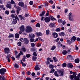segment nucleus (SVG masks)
Returning a JSON list of instances; mask_svg holds the SVG:
<instances>
[{
    "mask_svg": "<svg viewBox=\"0 0 80 80\" xmlns=\"http://www.w3.org/2000/svg\"><path fill=\"white\" fill-rule=\"evenodd\" d=\"M33 29L32 27L30 26H27L26 27V29L25 30V32L26 33H30L32 32Z\"/></svg>",
    "mask_w": 80,
    "mask_h": 80,
    "instance_id": "1",
    "label": "nucleus"
},
{
    "mask_svg": "<svg viewBox=\"0 0 80 80\" xmlns=\"http://www.w3.org/2000/svg\"><path fill=\"white\" fill-rule=\"evenodd\" d=\"M34 70L36 71H37V70H40V68L38 66H35L34 68Z\"/></svg>",
    "mask_w": 80,
    "mask_h": 80,
    "instance_id": "21",
    "label": "nucleus"
},
{
    "mask_svg": "<svg viewBox=\"0 0 80 80\" xmlns=\"http://www.w3.org/2000/svg\"><path fill=\"white\" fill-rule=\"evenodd\" d=\"M56 32H60L61 29H60V28H57L56 29Z\"/></svg>",
    "mask_w": 80,
    "mask_h": 80,
    "instance_id": "47",
    "label": "nucleus"
},
{
    "mask_svg": "<svg viewBox=\"0 0 80 80\" xmlns=\"http://www.w3.org/2000/svg\"><path fill=\"white\" fill-rule=\"evenodd\" d=\"M16 8H17V10H21V8L20 7H19V6L16 7Z\"/></svg>",
    "mask_w": 80,
    "mask_h": 80,
    "instance_id": "52",
    "label": "nucleus"
},
{
    "mask_svg": "<svg viewBox=\"0 0 80 80\" xmlns=\"http://www.w3.org/2000/svg\"><path fill=\"white\" fill-rule=\"evenodd\" d=\"M21 50L23 52H25L27 51V49L24 47V46H22L21 48Z\"/></svg>",
    "mask_w": 80,
    "mask_h": 80,
    "instance_id": "10",
    "label": "nucleus"
},
{
    "mask_svg": "<svg viewBox=\"0 0 80 80\" xmlns=\"http://www.w3.org/2000/svg\"><path fill=\"white\" fill-rule=\"evenodd\" d=\"M70 80H73V78H74V76L73 75H71L70 77H69Z\"/></svg>",
    "mask_w": 80,
    "mask_h": 80,
    "instance_id": "36",
    "label": "nucleus"
},
{
    "mask_svg": "<svg viewBox=\"0 0 80 80\" xmlns=\"http://www.w3.org/2000/svg\"><path fill=\"white\" fill-rule=\"evenodd\" d=\"M72 12H70L69 14V17L68 18L69 20H72Z\"/></svg>",
    "mask_w": 80,
    "mask_h": 80,
    "instance_id": "13",
    "label": "nucleus"
},
{
    "mask_svg": "<svg viewBox=\"0 0 80 80\" xmlns=\"http://www.w3.org/2000/svg\"><path fill=\"white\" fill-rule=\"evenodd\" d=\"M56 48V46L55 45H53L52 47L51 50H54Z\"/></svg>",
    "mask_w": 80,
    "mask_h": 80,
    "instance_id": "32",
    "label": "nucleus"
},
{
    "mask_svg": "<svg viewBox=\"0 0 80 80\" xmlns=\"http://www.w3.org/2000/svg\"><path fill=\"white\" fill-rule=\"evenodd\" d=\"M55 71V69H52L51 70V71L50 72V73H52V72L53 73L54 72V71Z\"/></svg>",
    "mask_w": 80,
    "mask_h": 80,
    "instance_id": "43",
    "label": "nucleus"
},
{
    "mask_svg": "<svg viewBox=\"0 0 80 80\" xmlns=\"http://www.w3.org/2000/svg\"><path fill=\"white\" fill-rule=\"evenodd\" d=\"M0 80H7V79H5V78L4 76H0Z\"/></svg>",
    "mask_w": 80,
    "mask_h": 80,
    "instance_id": "22",
    "label": "nucleus"
},
{
    "mask_svg": "<svg viewBox=\"0 0 80 80\" xmlns=\"http://www.w3.org/2000/svg\"><path fill=\"white\" fill-rule=\"evenodd\" d=\"M71 57H72V56L70 55H68L67 56V58L68 59H70Z\"/></svg>",
    "mask_w": 80,
    "mask_h": 80,
    "instance_id": "53",
    "label": "nucleus"
},
{
    "mask_svg": "<svg viewBox=\"0 0 80 80\" xmlns=\"http://www.w3.org/2000/svg\"><path fill=\"white\" fill-rule=\"evenodd\" d=\"M37 46L38 47H41V44L40 43H38L37 45Z\"/></svg>",
    "mask_w": 80,
    "mask_h": 80,
    "instance_id": "59",
    "label": "nucleus"
},
{
    "mask_svg": "<svg viewBox=\"0 0 80 80\" xmlns=\"http://www.w3.org/2000/svg\"><path fill=\"white\" fill-rule=\"evenodd\" d=\"M49 3L52 4L53 3V1H52V0H50V1H49Z\"/></svg>",
    "mask_w": 80,
    "mask_h": 80,
    "instance_id": "63",
    "label": "nucleus"
},
{
    "mask_svg": "<svg viewBox=\"0 0 80 80\" xmlns=\"http://www.w3.org/2000/svg\"><path fill=\"white\" fill-rule=\"evenodd\" d=\"M58 72L59 73V74H60L61 76H63V71L62 70H58Z\"/></svg>",
    "mask_w": 80,
    "mask_h": 80,
    "instance_id": "14",
    "label": "nucleus"
},
{
    "mask_svg": "<svg viewBox=\"0 0 80 80\" xmlns=\"http://www.w3.org/2000/svg\"><path fill=\"white\" fill-rule=\"evenodd\" d=\"M51 20H52V21H53V20H57V19H56L55 18L53 17V16H51Z\"/></svg>",
    "mask_w": 80,
    "mask_h": 80,
    "instance_id": "30",
    "label": "nucleus"
},
{
    "mask_svg": "<svg viewBox=\"0 0 80 80\" xmlns=\"http://www.w3.org/2000/svg\"><path fill=\"white\" fill-rule=\"evenodd\" d=\"M19 29L21 32H23L25 31V28L23 25H22L20 27H19Z\"/></svg>",
    "mask_w": 80,
    "mask_h": 80,
    "instance_id": "5",
    "label": "nucleus"
},
{
    "mask_svg": "<svg viewBox=\"0 0 80 80\" xmlns=\"http://www.w3.org/2000/svg\"><path fill=\"white\" fill-rule=\"evenodd\" d=\"M47 13L46 14V16H48L49 15V11L48 10L47 11Z\"/></svg>",
    "mask_w": 80,
    "mask_h": 80,
    "instance_id": "60",
    "label": "nucleus"
},
{
    "mask_svg": "<svg viewBox=\"0 0 80 80\" xmlns=\"http://www.w3.org/2000/svg\"><path fill=\"white\" fill-rule=\"evenodd\" d=\"M17 15L15 16V18L16 20H17L18 22L20 21V20H19V18H18V17H17Z\"/></svg>",
    "mask_w": 80,
    "mask_h": 80,
    "instance_id": "41",
    "label": "nucleus"
},
{
    "mask_svg": "<svg viewBox=\"0 0 80 80\" xmlns=\"http://www.w3.org/2000/svg\"><path fill=\"white\" fill-rule=\"evenodd\" d=\"M18 45L19 46H22V42H18Z\"/></svg>",
    "mask_w": 80,
    "mask_h": 80,
    "instance_id": "40",
    "label": "nucleus"
},
{
    "mask_svg": "<svg viewBox=\"0 0 80 80\" xmlns=\"http://www.w3.org/2000/svg\"><path fill=\"white\" fill-rule=\"evenodd\" d=\"M62 65L63 67H67V64L64 63L62 64Z\"/></svg>",
    "mask_w": 80,
    "mask_h": 80,
    "instance_id": "46",
    "label": "nucleus"
},
{
    "mask_svg": "<svg viewBox=\"0 0 80 80\" xmlns=\"http://www.w3.org/2000/svg\"><path fill=\"white\" fill-rule=\"evenodd\" d=\"M31 45L32 47L33 48L35 47V43H31Z\"/></svg>",
    "mask_w": 80,
    "mask_h": 80,
    "instance_id": "44",
    "label": "nucleus"
},
{
    "mask_svg": "<svg viewBox=\"0 0 80 80\" xmlns=\"http://www.w3.org/2000/svg\"><path fill=\"white\" fill-rule=\"evenodd\" d=\"M52 58L54 62H58V59L56 57H54Z\"/></svg>",
    "mask_w": 80,
    "mask_h": 80,
    "instance_id": "23",
    "label": "nucleus"
},
{
    "mask_svg": "<svg viewBox=\"0 0 80 80\" xmlns=\"http://www.w3.org/2000/svg\"><path fill=\"white\" fill-rule=\"evenodd\" d=\"M32 55L34 56V57H37V52H34L32 54Z\"/></svg>",
    "mask_w": 80,
    "mask_h": 80,
    "instance_id": "38",
    "label": "nucleus"
},
{
    "mask_svg": "<svg viewBox=\"0 0 80 80\" xmlns=\"http://www.w3.org/2000/svg\"><path fill=\"white\" fill-rule=\"evenodd\" d=\"M52 35L55 38H57L58 37V34L56 32H53L52 34Z\"/></svg>",
    "mask_w": 80,
    "mask_h": 80,
    "instance_id": "12",
    "label": "nucleus"
},
{
    "mask_svg": "<svg viewBox=\"0 0 80 80\" xmlns=\"http://www.w3.org/2000/svg\"><path fill=\"white\" fill-rule=\"evenodd\" d=\"M60 40V38H58L57 39H55V41L56 42H58V40Z\"/></svg>",
    "mask_w": 80,
    "mask_h": 80,
    "instance_id": "56",
    "label": "nucleus"
},
{
    "mask_svg": "<svg viewBox=\"0 0 80 80\" xmlns=\"http://www.w3.org/2000/svg\"><path fill=\"white\" fill-rule=\"evenodd\" d=\"M18 17H19L21 20H22V19H23V20H25V17H22V15H19L18 16Z\"/></svg>",
    "mask_w": 80,
    "mask_h": 80,
    "instance_id": "15",
    "label": "nucleus"
},
{
    "mask_svg": "<svg viewBox=\"0 0 80 80\" xmlns=\"http://www.w3.org/2000/svg\"><path fill=\"white\" fill-rule=\"evenodd\" d=\"M74 62L76 63H78L80 62V59L78 58L75 59L74 60Z\"/></svg>",
    "mask_w": 80,
    "mask_h": 80,
    "instance_id": "17",
    "label": "nucleus"
},
{
    "mask_svg": "<svg viewBox=\"0 0 80 80\" xmlns=\"http://www.w3.org/2000/svg\"><path fill=\"white\" fill-rule=\"evenodd\" d=\"M49 33H50V30L49 29H47L46 31V34L47 35H49Z\"/></svg>",
    "mask_w": 80,
    "mask_h": 80,
    "instance_id": "28",
    "label": "nucleus"
},
{
    "mask_svg": "<svg viewBox=\"0 0 80 80\" xmlns=\"http://www.w3.org/2000/svg\"><path fill=\"white\" fill-rule=\"evenodd\" d=\"M31 55L30 54H27L26 55V57L27 58H29Z\"/></svg>",
    "mask_w": 80,
    "mask_h": 80,
    "instance_id": "51",
    "label": "nucleus"
},
{
    "mask_svg": "<svg viewBox=\"0 0 80 80\" xmlns=\"http://www.w3.org/2000/svg\"><path fill=\"white\" fill-rule=\"evenodd\" d=\"M62 53L63 55H65L67 53V51L66 50H63L62 52Z\"/></svg>",
    "mask_w": 80,
    "mask_h": 80,
    "instance_id": "24",
    "label": "nucleus"
},
{
    "mask_svg": "<svg viewBox=\"0 0 80 80\" xmlns=\"http://www.w3.org/2000/svg\"><path fill=\"white\" fill-rule=\"evenodd\" d=\"M5 14H6V15H8L9 14V11H8L6 10L5 11Z\"/></svg>",
    "mask_w": 80,
    "mask_h": 80,
    "instance_id": "49",
    "label": "nucleus"
},
{
    "mask_svg": "<svg viewBox=\"0 0 80 80\" xmlns=\"http://www.w3.org/2000/svg\"><path fill=\"white\" fill-rule=\"evenodd\" d=\"M29 4L30 5H32L33 4V2L32 1H31L29 2Z\"/></svg>",
    "mask_w": 80,
    "mask_h": 80,
    "instance_id": "48",
    "label": "nucleus"
},
{
    "mask_svg": "<svg viewBox=\"0 0 80 80\" xmlns=\"http://www.w3.org/2000/svg\"><path fill=\"white\" fill-rule=\"evenodd\" d=\"M45 10L43 11L42 12V13H40V17H42V16H43V15H45Z\"/></svg>",
    "mask_w": 80,
    "mask_h": 80,
    "instance_id": "20",
    "label": "nucleus"
},
{
    "mask_svg": "<svg viewBox=\"0 0 80 80\" xmlns=\"http://www.w3.org/2000/svg\"><path fill=\"white\" fill-rule=\"evenodd\" d=\"M31 50L32 52H35V51H36V48H32L31 49Z\"/></svg>",
    "mask_w": 80,
    "mask_h": 80,
    "instance_id": "33",
    "label": "nucleus"
},
{
    "mask_svg": "<svg viewBox=\"0 0 80 80\" xmlns=\"http://www.w3.org/2000/svg\"><path fill=\"white\" fill-rule=\"evenodd\" d=\"M54 74L55 77H58V74L57 72L56 71H55Z\"/></svg>",
    "mask_w": 80,
    "mask_h": 80,
    "instance_id": "31",
    "label": "nucleus"
},
{
    "mask_svg": "<svg viewBox=\"0 0 80 80\" xmlns=\"http://www.w3.org/2000/svg\"><path fill=\"white\" fill-rule=\"evenodd\" d=\"M50 20H51L50 17H47L45 18L44 20L46 23H48V22L50 21Z\"/></svg>",
    "mask_w": 80,
    "mask_h": 80,
    "instance_id": "3",
    "label": "nucleus"
},
{
    "mask_svg": "<svg viewBox=\"0 0 80 80\" xmlns=\"http://www.w3.org/2000/svg\"><path fill=\"white\" fill-rule=\"evenodd\" d=\"M6 7L7 8H9L10 9L11 8V5L10 4H7L6 6Z\"/></svg>",
    "mask_w": 80,
    "mask_h": 80,
    "instance_id": "26",
    "label": "nucleus"
},
{
    "mask_svg": "<svg viewBox=\"0 0 80 80\" xmlns=\"http://www.w3.org/2000/svg\"><path fill=\"white\" fill-rule=\"evenodd\" d=\"M59 35L60 36V37L65 36V33H64L63 32H61L59 33Z\"/></svg>",
    "mask_w": 80,
    "mask_h": 80,
    "instance_id": "19",
    "label": "nucleus"
},
{
    "mask_svg": "<svg viewBox=\"0 0 80 80\" xmlns=\"http://www.w3.org/2000/svg\"><path fill=\"white\" fill-rule=\"evenodd\" d=\"M37 58V57L36 56H33L32 58V59L33 61H36V59Z\"/></svg>",
    "mask_w": 80,
    "mask_h": 80,
    "instance_id": "29",
    "label": "nucleus"
},
{
    "mask_svg": "<svg viewBox=\"0 0 80 80\" xmlns=\"http://www.w3.org/2000/svg\"><path fill=\"white\" fill-rule=\"evenodd\" d=\"M24 44H26V45L27 44H28L29 43V40H28L27 38H24Z\"/></svg>",
    "mask_w": 80,
    "mask_h": 80,
    "instance_id": "8",
    "label": "nucleus"
},
{
    "mask_svg": "<svg viewBox=\"0 0 80 80\" xmlns=\"http://www.w3.org/2000/svg\"><path fill=\"white\" fill-rule=\"evenodd\" d=\"M27 75H31V72L30 71H28L27 72Z\"/></svg>",
    "mask_w": 80,
    "mask_h": 80,
    "instance_id": "55",
    "label": "nucleus"
},
{
    "mask_svg": "<svg viewBox=\"0 0 80 80\" xmlns=\"http://www.w3.org/2000/svg\"><path fill=\"white\" fill-rule=\"evenodd\" d=\"M26 80H32V79L31 78H30L29 77L28 78H26Z\"/></svg>",
    "mask_w": 80,
    "mask_h": 80,
    "instance_id": "64",
    "label": "nucleus"
},
{
    "mask_svg": "<svg viewBox=\"0 0 80 80\" xmlns=\"http://www.w3.org/2000/svg\"><path fill=\"white\" fill-rule=\"evenodd\" d=\"M67 42L68 44H71V43H72V41L71 42V41L69 40H67Z\"/></svg>",
    "mask_w": 80,
    "mask_h": 80,
    "instance_id": "50",
    "label": "nucleus"
},
{
    "mask_svg": "<svg viewBox=\"0 0 80 80\" xmlns=\"http://www.w3.org/2000/svg\"><path fill=\"white\" fill-rule=\"evenodd\" d=\"M14 67L16 68H19V65L16 63H15L14 64Z\"/></svg>",
    "mask_w": 80,
    "mask_h": 80,
    "instance_id": "25",
    "label": "nucleus"
},
{
    "mask_svg": "<svg viewBox=\"0 0 80 80\" xmlns=\"http://www.w3.org/2000/svg\"><path fill=\"white\" fill-rule=\"evenodd\" d=\"M0 8H1V9H3V8H5V7H4V6L3 5H0Z\"/></svg>",
    "mask_w": 80,
    "mask_h": 80,
    "instance_id": "54",
    "label": "nucleus"
},
{
    "mask_svg": "<svg viewBox=\"0 0 80 80\" xmlns=\"http://www.w3.org/2000/svg\"><path fill=\"white\" fill-rule=\"evenodd\" d=\"M16 12V11L14 9H12L11 11V13H15Z\"/></svg>",
    "mask_w": 80,
    "mask_h": 80,
    "instance_id": "42",
    "label": "nucleus"
},
{
    "mask_svg": "<svg viewBox=\"0 0 80 80\" xmlns=\"http://www.w3.org/2000/svg\"><path fill=\"white\" fill-rule=\"evenodd\" d=\"M30 41L31 42H33L35 41V40H34L33 38H31L30 39Z\"/></svg>",
    "mask_w": 80,
    "mask_h": 80,
    "instance_id": "45",
    "label": "nucleus"
},
{
    "mask_svg": "<svg viewBox=\"0 0 80 80\" xmlns=\"http://www.w3.org/2000/svg\"><path fill=\"white\" fill-rule=\"evenodd\" d=\"M40 24L39 23H37L36 24V27H40Z\"/></svg>",
    "mask_w": 80,
    "mask_h": 80,
    "instance_id": "34",
    "label": "nucleus"
},
{
    "mask_svg": "<svg viewBox=\"0 0 80 80\" xmlns=\"http://www.w3.org/2000/svg\"><path fill=\"white\" fill-rule=\"evenodd\" d=\"M76 40L77 42H80V38H76Z\"/></svg>",
    "mask_w": 80,
    "mask_h": 80,
    "instance_id": "62",
    "label": "nucleus"
},
{
    "mask_svg": "<svg viewBox=\"0 0 80 80\" xmlns=\"http://www.w3.org/2000/svg\"><path fill=\"white\" fill-rule=\"evenodd\" d=\"M68 68H73V66L72 65V63H68L67 65Z\"/></svg>",
    "mask_w": 80,
    "mask_h": 80,
    "instance_id": "16",
    "label": "nucleus"
},
{
    "mask_svg": "<svg viewBox=\"0 0 80 80\" xmlns=\"http://www.w3.org/2000/svg\"><path fill=\"white\" fill-rule=\"evenodd\" d=\"M35 35L37 37H40V36H42L43 35V33L41 32H37L35 33Z\"/></svg>",
    "mask_w": 80,
    "mask_h": 80,
    "instance_id": "6",
    "label": "nucleus"
},
{
    "mask_svg": "<svg viewBox=\"0 0 80 80\" xmlns=\"http://www.w3.org/2000/svg\"><path fill=\"white\" fill-rule=\"evenodd\" d=\"M49 67L53 69V65L52 64H51L49 65Z\"/></svg>",
    "mask_w": 80,
    "mask_h": 80,
    "instance_id": "57",
    "label": "nucleus"
},
{
    "mask_svg": "<svg viewBox=\"0 0 80 80\" xmlns=\"http://www.w3.org/2000/svg\"><path fill=\"white\" fill-rule=\"evenodd\" d=\"M15 37L16 38H19V34L16 33L15 35Z\"/></svg>",
    "mask_w": 80,
    "mask_h": 80,
    "instance_id": "27",
    "label": "nucleus"
},
{
    "mask_svg": "<svg viewBox=\"0 0 80 80\" xmlns=\"http://www.w3.org/2000/svg\"><path fill=\"white\" fill-rule=\"evenodd\" d=\"M58 22L59 23H62V22H63V21L62 19H59L58 20Z\"/></svg>",
    "mask_w": 80,
    "mask_h": 80,
    "instance_id": "39",
    "label": "nucleus"
},
{
    "mask_svg": "<svg viewBox=\"0 0 80 80\" xmlns=\"http://www.w3.org/2000/svg\"><path fill=\"white\" fill-rule=\"evenodd\" d=\"M55 23H53L51 22L49 25V26L51 28H54L55 27Z\"/></svg>",
    "mask_w": 80,
    "mask_h": 80,
    "instance_id": "11",
    "label": "nucleus"
},
{
    "mask_svg": "<svg viewBox=\"0 0 80 80\" xmlns=\"http://www.w3.org/2000/svg\"><path fill=\"white\" fill-rule=\"evenodd\" d=\"M22 67H26V66H27V64L25 63H23L22 64Z\"/></svg>",
    "mask_w": 80,
    "mask_h": 80,
    "instance_id": "61",
    "label": "nucleus"
},
{
    "mask_svg": "<svg viewBox=\"0 0 80 80\" xmlns=\"http://www.w3.org/2000/svg\"><path fill=\"white\" fill-rule=\"evenodd\" d=\"M13 22H12V23L13 25H15V24H16L17 23V21L16 19H13Z\"/></svg>",
    "mask_w": 80,
    "mask_h": 80,
    "instance_id": "18",
    "label": "nucleus"
},
{
    "mask_svg": "<svg viewBox=\"0 0 80 80\" xmlns=\"http://www.w3.org/2000/svg\"><path fill=\"white\" fill-rule=\"evenodd\" d=\"M28 15H29L28 13H25L24 16L25 17H28Z\"/></svg>",
    "mask_w": 80,
    "mask_h": 80,
    "instance_id": "58",
    "label": "nucleus"
},
{
    "mask_svg": "<svg viewBox=\"0 0 80 80\" xmlns=\"http://www.w3.org/2000/svg\"><path fill=\"white\" fill-rule=\"evenodd\" d=\"M10 3L12 5H13L15 4V2H14V1L12 0L11 1Z\"/></svg>",
    "mask_w": 80,
    "mask_h": 80,
    "instance_id": "35",
    "label": "nucleus"
},
{
    "mask_svg": "<svg viewBox=\"0 0 80 80\" xmlns=\"http://www.w3.org/2000/svg\"><path fill=\"white\" fill-rule=\"evenodd\" d=\"M76 39L77 38H76L75 36H73L71 38V40L72 42H75Z\"/></svg>",
    "mask_w": 80,
    "mask_h": 80,
    "instance_id": "7",
    "label": "nucleus"
},
{
    "mask_svg": "<svg viewBox=\"0 0 80 80\" xmlns=\"http://www.w3.org/2000/svg\"><path fill=\"white\" fill-rule=\"evenodd\" d=\"M6 72H7V69L5 68H2L0 69V73L2 76L4 75Z\"/></svg>",
    "mask_w": 80,
    "mask_h": 80,
    "instance_id": "2",
    "label": "nucleus"
},
{
    "mask_svg": "<svg viewBox=\"0 0 80 80\" xmlns=\"http://www.w3.org/2000/svg\"><path fill=\"white\" fill-rule=\"evenodd\" d=\"M18 5L19 6L21 7H24V3L22 2H19L18 3Z\"/></svg>",
    "mask_w": 80,
    "mask_h": 80,
    "instance_id": "9",
    "label": "nucleus"
},
{
    "mask_svg": "<svg viewBox=\"0 0 80 80\" xmlns=\"http://www.w3.org/2000/svg\"><path fill=\"white\" fill-rule=\"evenodd\" d=\"M13 37V34H9V36L8 37V38H12V37Z\"/></svg>",
    "mask_w": 80,
    "mask_h": 80,
    "instance_id": "37",
    "label": "nucleus"
},
{
    "mask_svg": "<svg viewBox=\"0 0 80 80\" xmlns=\"http://www.w3.org/2000/svg\"><path fill=\"white\" fill-rule=\"evenodd\" d=\"M4 52L8 54L10 53V49L9 48H5L4 49Z\"/></svg>",
    "mask_w": 80,
    "mask_h": 80,
    "instance_id": "4",
    "label": "nucleus"
}]
</instances>
